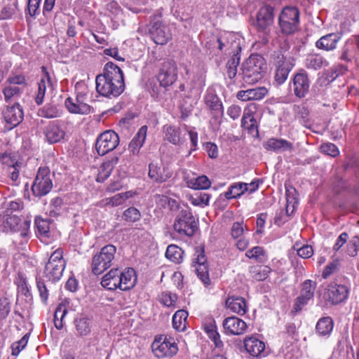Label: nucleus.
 I'll return each instance as SVG.
<instances>
[{
    "mask_svg": "<svg viewBox=\"0 0 359 359\" xmlns=\"http://www.w3.org/2000/svg\"><path fill=\"white\" fill-rule=\"evenodd\" d=\"M333 329V322L330 317L320 318L316 326L317 332L321 336L329 335Z\"/></svg>",
    "mask_w": 359,
    "mask_h": 359,
    "instance_id": "42",
    "label": "nucleus"
},
{
    "mask_svg": "<svg viewBox=\"0 0 359 359\" xmlns=\"http://www.w3.org/2000/svg\"><path fill=\"white\" fill-rule=\"evenodd\" d=\"M205 331L208 337L214 342L216 347H221L223 345L220 339V335L217 330V326L214 323H210L205 327Z\"/></svg>",
    "mask_w": 359,
    "mask_h": 359,
    "instance_id": "50",
    "label": "nucleus"
},
{
    "mask_svg": "<svg viewBox=\"0 0 359 359\" xmlns=\"http://www.w3.org/2000/svg\"><path fill=\"white\" fill-rule=\"evenodd\" d=\"M210 200V195L205 193H200L192 196L189 198L191 203L195 206H205L208 205Z\"/></svg>",
    "mask_w": 359,
    "mask_h": 359,
    "instance_id": "54",
    "label": "nucleus"
},
{
    "mask_svg": "<svg viewBox=\"0 0 359 359\" xmlns=\"http://www.w3.org/2000/svg\"><path fill=\"white\" fill-rule=\"evenodd\" d=\"M206 107L211 111L215 117L222 116L224 109L222 103L219 97L212 90L208 91L204 97Z\"/></svg>",
    "mask_w": 359,
    "mask_h": 359,
    "instance_id": "26",
    "label": "nucleus"
},
{
    "mask_svg": "<svg viewBox=\"0 0 359 359\" xmlns=\"http://www.w3.org/2000/svg\"><path fill=\"white\" fill-rule=\"evenodd\" d=\"M241 57L238 53L233 54L226 64V74L230 79H233L237 75V67L240 64Z\"/></svg>",
    "mask_w": 359,
    "mask_h": 359,
    "instance_id": "47",
    "label": "nucleus"
},
{
    "mask_svg": "<svg viewBox=\"0 0 359 359\" xmlns=\"http://www.w3.org/2000/svg\"><path fill=\"white\" fill-rule=\"evenodd\" d=\"M294 95L299 97H304L308 93L310 87V81L307 73L302 69L297 73L292 79Z\"/></svg>",
    "mask_w": 359,
    "mask_h": 359,
    "instance_id": "21",
    "label": "nucleus"
},
{
    "mask_svg": "<svg viewBox=\"0 0 359 359\" xmlns=\"http://www.w3.org/2000/svg\"><path fill=\"white\" fill-rule=\"evenodd\" d=\"M174 230L181 236L191 237L198 229V222L188 208L179 211L173 224Z\"/></svg>",
    "mask_w": 359,
    "mask_h": 359,
    "instance_id": "4",
    "label": "nucleus"
},
{
    "mask_svg": "<svg viewBox=\"0 0 359 359\" xmlns=\"http://www.w3.org/2000/svg\"><path fill=\"white\" fill-rule=\"evenodd\" d=\"M348 288L344 285L330 284L325 295L332 304H338L348 298Z\"/></svg>",
    "mask_w": 359,
    "mask_h": 359,
    "instance_id": "18",
    "label": "nucleus"
},
{
    "mask_svg": "<svg viewBox=\"0 0 359 359\" xmlns=\"http://www.w3.org/2000/svg\"><path fill=\"white\" fill-rule=\"evenodd\" d=\"M85 95L79 94L75 98L67 97L65 104L67 110L72 114H88L91 107L85 102Z\"/></svg>",
    "mask_w": 359,
    "mask_h": 359,
    "instance_id": "19",
    "label": "nucleus"
},
{
    "mask_svg": "<svg viewBox=\"0 0 359 359\" xmlns=\"http://www.w3.org/2000/svg\"><path fill=\"white\" fill-rule=\"evenodd\" d=\"M341 36L337 33L328 34L320 38L316 43L318 48L325 50H332L336 48L337 42Z\"/></svg>",
    "mask_w": 359,
    "mask_h": 359,
    "instance_id": "35",
    "label": "nucleus"
},
{
    "mask_svg": "<svg viewBox=\"0 0 359 359\" xmlns=\"http://www.w3.org/2000/svg\"><path fill=\"white\" fill-rule=\"evenodd\" d=\"M245 229L248 230L247 226H244L243 222H234L231 229V235L234 239L240 238L243 235Z\"/></svg>",
    "mask_w": 359,
    "mask_h": 359,
    "instance_id": "57",
    "label": "nucleus"
},
{
    "mask_svg": "<svg viewBox=\"0 0 359 359\" xmlns=\"http://www.w3.org/2000/svg\"><path fill=\"white\" fill-rule=\"evenodd\" d=\"M5 223L6 226L13 231H19L22 228H23V231L21 232L20 236L22 237L27 236L25 231H27L29 226V222L25 220L22 221L17 215L7 213L5 219Z\"/></svg>",
    "mask_w": 359,
    "mask_h": 359,
    "instance_id": "30",
    "label": "nucleus"
},
{
    "mask_svg": "<svg viewBox=\"0 0 359 359\" xmlns=\"http://www.w3.org/2000/svg\"><path fill=\"white\" fill-rule=\"evenodd\" d=\"M256 110L255 104H249L248 107L244 109L243 115L241 119V126L245 129L248 133L252 136H257L258 123L253 115L254 111Z\"/></svg>",
    "mask_w": 359,
    "mask_h": 359,
    "instance_id": "20",
    "label": "nucleus"
},
{
    "mask_svg": "<svg viewBox=\"0 0 359 359\" xmlns=\"http://www.w3.org/2000/svg\"><path fill=\"white\" fill-rule=\"evenodd\" d=\"M328 62L322 56L319 55H312L305 60V67L308 69L317 70L323 66H327Z\"/></svg>",
    "mask_w": 359,
    "mask_h": 359,
    "instance_id": "44",
    "label": "nucleus"
},
{
    "mask_svg": "<svg viewBox=\"0 0 359 359\" xmlns=\"http://www.w3.org/2000/svg\"><path fill=\"white\" fill-rule=\"evenodd\" d=\"M18 9V2L15 1L13 4H8L1 11V15L3 18L8 19L11 18Z\"/></svg>",
    "mask_w": 359,
    "mask_h": 359,
    "instance_id": "61",
    "label": "nucleus"
},
{
    "mask_svg": "<svg viewBox=\"0 0 359 359\" xmlns=\"http://www.w3.org/2000/svg\"><path fill=\"white\" fill-rule=\"evenodd\" d=\"M116 248L113 245L104 246L99 253L94 255L92 259V272L100 275L111 266L114 259Z\"/></svg>",
    "mask_w": 359,
    "mask_h": 359,
    "instance_id": "5",
    "label": "nucleus"
},
{
    "mask_svg": "<svg viewBox=\"0 0 359 359\" xmlns=\"http://www.w3.org/2000/svg\"><path fill=\"white\" fill-rule=\"evenodd\" d=\"M118 162V157L114 156L110 160L104 161L100 165L98 170V173L96 177V181L98 182H103L111 175L115 165Z\"/></svg>",
    "mask_w": 359,
    "mask_h": 359,
    "instance_id": "36",
    "label": "nucleus"
},
{
    "mask_svg": "<svg viewBox=\"0 0 359 359\" xmlns=\"http://www.w3.org/2000/svg\"><path fill=\"white\" fill-rule=\"evenodd\" d=\"M121 276H119L120 290H128L133 288L137 282V276L135 271L133 268L126 269L124 271H121Z\"/></svg>",
    "mask_w": 359,
    "mask_h": 359,
    "instance_id": "32",
    "label": "nucleus"
},
{
    "mask_svg": "<svg viewBox=\"0 0 359 359\" xmlns=\"http://www.w3.org/2000/svg\"><path fill=\"white\" fill-rule=\"evenodd\" d=\"M35 225L39 233L46 235L49 232L50 222L48 219H44L41 217H36L35 219Z\"/></svg>",
    "mask_w": 359,
    "mask_h": 359,
    "instance_id": "56",
    "label": "nucleus"
},
{
    "mask_svg": "<svg viewBox=\"0 0 359 359\" xmlns=\"http://www.w3.org/2000/svg\"><path fill=\"white\" fill-rule=\"evenodd\" d=\"M67 313V309L63 304H59L54 313V325L57 330L63 327V318Z\"/></svg>",
    "mask_w": 359,
    "mask_h": 359,
    "instance_id": "52",
    "label": "nucleus"
},
{
    "mask_svg": "<svg viewBox=\"0 0 359 359\" xmlns=\"http://www.w3.org/2000/svg\"><path fill=\"white\" fill-rule=\"evenodd\" d=\"M148 175L154 182L161 184L172 177V172L168 166L162 163L152 162L149 165Z\"/></svg>",
    "mask_w": 359,
    "mask_h": 359,
    "instance_id": "16",
    "label": "nucleus"
},
{
    "mask_svg": "<svg viewBox=\"0 0 359 359\" xmlns=\"http://www.w3.org/2000/svg\"><path fill=\"white\" fill-rule=\"evenodd\" d=\"M119 144V137L113 130H107L97 138L95 149L100 156H104L115 149Z\"/></svg>",
    "mask_w": 359,
    "mask_h": 359,
    "instance_id": "12",
    "label": "nucleus"
},
{
    "mask_svg": "<svg viewBox=\"0 0 359 359\" xmlns=\"http://www.w3.org/2000/svg\"><path fill=\"white\" fill-rule=\"evenodd\" d=\"M135 193L132 191H126L124 193H119L111 198H106L104 202L105 205L111 207L118 206L122 205L127 199L133 197Z\"/></svg>",
    "mask_w": 359,
    "mask_h": 359,
    "instance_id": "40",
    "label": "nucleus"
},
{
    "mask_svg": "<svg viewBox=\"0 0 359 359\" xmlns=\"http://www.w3.org/2000/svg\"><path fill=\"white\" fill-rule=\"evenodd\" d=\"M226 305L232 312L243 316L248 310L245 299L241 297H229L226 300Z\"/></svg>",
    "mask_w": 359,
    "mask_h": 359,
    "instance_id": "31",
    "label": "nucleus"
},
{
    "mask_svg": "<svg viewBox=\"0 0 359 359\" xmlns=\"http://www.w3.org/2000/svg\"><path fill=\"white\" fill-rule=\"evenodd\" d=\"M22 93V89L16 86L8 85L3 89L4 100L6 102L18 99L20 97Z\"/></svg>",
    "mask_w": 359,
    "mask_h": 359,
    "instance_id": "48",
    "label": "nucleus"
},
{
    "mask_svg": "<svg viewBox=\"0 0 359 359\" xmlns=\"http://www.w3.org/2000/svg\"><path fill=\"white\" fill-rule=\"evenodd\" d=\"M141 217L140 212L134 207L126 209L123 214V218L129 222H135L138 221Z\"/></svg>",
    "mask_w": 359,
    "mask_h": 359,
    "instance_id": "55",
    "label": "nucleus"
},
{
    "mask_svg": "<svg viewBox=\"0 0 359 359\" xmlns=\"http://www.w3.org/2000/svg\"><path fill=\"white\" fill-rule=\"evenodd\" d=\"M27 342L28 334H27L20 340L12 344V355H18L20 352L26 346Z\"/></svg>",
    "mask_w": 359,
    "mask_h": 359,
    "instance_id": "58",
    "label": "nucleus"
},
{
    "mask_svg": "<svg viewBox=\"0 0 359 359\" xmlns=\"http://www.w3.org/2000/svg\"><path fill=\"white\" fill-rule=\"evenodd\" d=\"M266 69L264 59L258 54H252L243 63L238 77L243 83L254 84L263 77Z\"/></svg>",
    "mask_w": 359,
    "mask_h": 359,
    "instance_id": "2",
    "label": "nucleus"
},
{
    "mask_svg": "<svg viewBox=\"0 0 359 359\" xmlns=\"http://www.w3.org/2000/svg\"><path fill=\"white\" fill-rule=\"evenodd\" d=\"M53 187L50 173L48 168H40L32 186L33 194L41 197L50 192Z\"/></svg>",
    "mask_w": 359,
    "mask_h": 359,
    "instance_id": "11",
    "label": "nucleus"
},
{
    "mask_svg": "<svg viewBox=\"0 0 359 359\" xmlns=\"http://www.w3.org/2000/svg\"><path fill=\"white\" fill-rule=\"evenodd\" d=\"M2 114L8 130H11L18 126L24 118L22 107L18 103L12 106H8L3 111Z\"/></svg>",
    "mask_w": 359,
    "mask_h": 359,
    "instance_id": "15",
    "label": "nucleus"
},
{
    "mask_svg": "<svg viewBox=\"0 0 359 359\" xmlns=\"http://www.w3.org/2000/svg\"><path fill=\"white\" fill-rule=\"evenodd\" d=\"M267 93L268 90L265 87H259L245 90H239L236 94V97L243 102L259 100L264 98Z\"/></svg>",
    "mask_w": 359,
    "mask_h": 359,
    "instance_id": "27",
    "label": "nucleus"
},
{
    "mask_svg": "<svg viewBox=\"0 0 359 359\" xmlns=\"http://www.w3.org/2000/svg\"><path fill=\"white\" fill-rule=\"evenodd\" d=\"M316 285V283L311 280H306L302 283L300 294L296 299L293 306L296 313L300 311L309 303V301L313 299Z\"/></svg>",
    "mask_w": 359,
    "mask_h": 359,
    "instance_id": "14",
    "label": "nucleus"
},
{
    "mask_svg": "<svg viewBox=\"0 0 359 359\" xmlns=\"http://www.w3.org/2000/svg\"><path fill=\"white\" fill-rule=\"evenodd\" d=\"M163 133H165V140L170 143L175 145H180L182 143L179 128L171 125H165L163 126Z\"/></svg>",
    "mask_w": 359,
    "mask_h": 359,
    "instance_id": "38",
    "label": "nucleus"
},
{
    "mask_svg": "<svg viewBox=\"0 0 359 359\" xmlns=\"http://www.w3.org/2000/svg\"><path fill=\"white\" fill-rule=\"evenodd\" d=\"M276 66L274 81L277 85L283 84L287 79L290 72L294 66L292 57L276 52L273 55Z\"/></svg>",
    "mask_w": 359,
    "mask_h": 359,
    "instance_id": "6",
    "label": "nucleus"
},
{
    "mask_svg": "<svg viewBox=\"0 0 359 359\" xmlns=\"http://www.w3.org/2000/svg\"><path fill=\"white\" fill-rule=\"evenodd\" d=\"M2 162L4 164H6L8 166V172L11 176V179L14 182H17L19 179L20 163L13 160L10 155L4 154L1 156Z\"/></svg>",
    "mask_w": 359,
    "mask_h": 359,
    "instance_id": "37",
    "label": "nucleus"
},
{
    "mask_svg": "<svg viewBox=\"0 0 359 359\" xmlns=\"http://www.w3.org/2000/svg\"><path fill=\"white\" fill-rule=\"evenodd\" d=\"M76 334L79 336L83 337L90 332V322L88 318H82L76 319L74 321Z\"/></svg>",
    "mask_w": 359,
    "mask_h": 359,
    "instance_id": "49",
    "label": "nucleus"
},
{
    "mask_svg": "<svg viewBox=\"0 0 359 359\" xmlns=\"http://www.w3.org/2000/svg\"><path fill=\"white\" fill-rule=\"evenodd\" d=\"M43 133L46 140L50 144H55L62 140L65 132L61 128L59 121L50 122L44 128Z\"/></svg>",
    "mask_w": 359,
    "mask_h": 359,
    "instance_id": "23",
    "label": "nucleus"
},
{
    "mask_svg": "<svg viewBox=\"0 0 359 359\" xmlns=\"http://www.w3.org/2000/svg\"><path fill=\"white\" fill-rule=\"evenodd\" d=\"M36 286L42 302L43 303H46L48 297V292L44 282L39 278H36Z\"/></svg>",
    "mask_w": 359,
    "mask_h": 359,
    "instance_id": "63",
    "label": "nucleus"
},
{
    "mask_svg": "<svg viewBox=\"0 0 359 359\" xmlns=\"http://www.w3.org/2000/svg\"><path fill=\"white\" fill-rule=\"evenodd\" d=\"M224 332L226 334L241 335L247 330L246 323L235 316L225 318L222 323Z\"/></svg>",
    "mask_w": 359,
    "mask_h": 359,
    "instance_id": "22",
    "label": "nucleus"
},
{
    "mask_svg": "<svg viewBox=\"0 0 359 359\" xmlns=\"http://www.w3.org/2000/svg\"><path fill=\"white\" fill-rule=\"evenodd\" d=\"M244 346L247 352L252 357L259 356L265 348L264 343L254 337L245 339Z\"/></svg>",
    "mask_w": 359,
    "mask_h": 359,
    "instance_id": "34",
    "label": "nucleus"
},
{
    "mask_svg": "<svg viewBox=\"0 0 359 359\" xmlns=\"http://www.w3.org/2000/svg\"><path fill=\"white\" fill-rule=\"evenodd\" d=\"M271 271V268L268 266L264 265L254 267L251 270L253 278L258 281L265 280L268 277Z\"/></svg>",
    "mask_w": 359,
    "mask_h": 359,
    "instance_id": "53",
    "label": "nucleus"
},
{
    "mask_svg": "<svg viewBox=\"0 0 359 359\" xmlns=\"http://www.w3.org/2000/svg\"><path fill=\"white\" fill-rule=\"evenodd\" d=\"M218 49L228 54H236L241 51V48L236 37L231 33H224L217 38Z\"/></svg>",
    "mask_w": 359,
    "mask_h": 359,
    "instance_id": "17",
    "label": "nucleus"
},
{
    "mask_svg": "<svg viewBox=\"0 0 359 359\" xmlns=\"http://www.w3.org/2000/svg\"><path fill=\"white\" fill-rule=\"evenodd\" d=\"M95 83L97 92L109 98L118 97L125 89L123 73L112 62H107L104 73L97 76Z\"/></svg>",
    "mask_w": 359,
    "mask_h": 359,
    "instance_id": "1",
    "label": "nucleus"
},
{
    "mask_svg": "<svg viewBox=\"0 0 359 359\" xmlns=\"http://www.w3.org/2000/svg\"><path fill=\"white\" fill-rule=\"evenodd\" d=\"M194 263L197 276L205 286L209 285L210 284V279L203 250L198 253Z\"/></svg>",
    "mask_w": 359,
    "mask_h": 359,
    "instance_id": "24",
    "label": "nucleus"
},
{
    "mask_svg": "<svg viewBox=\"0 0 359 359\" xmlns=\"http://www.w3.org/2000/svg\"><path fill=\"white\" fill-rule=\"evenodd\" d=\"M321 151L327 155L335 157L339 154V151L337 146L332 143H325L321 145Z\"/></svg>",
    "mask_w": 359,
    "mask_h": 359,
    "instance_id": "60",
    "label": "nucleus"
},
{
    "mask_svg": "<svg viewBox=\"0 0 359 359\" xmlns=\"http://www.w3.org/2000/svg\"><path fill=\"white\" fill-rule=\"evenodd\" d=\"M62 111L57 106L52 104H47L39 111L41 117L46 118H54L61 116Z\"/></svg>",
    "mask_w": 359,
    "mask_h": 359,
    "instance_id": "41",
    "label": "nucleus"
},
{
    "mask_svg": "<svg viewBox=\"0 0 359 359\" xmlns=\"http://www.w3.org/2000/svg\"><path fill=\"white\" fill-rule=\"evenodd\" d=\"M65 268V262L63 259L62 251L57 249L49 257L44 269L45 276L51 281L60 279Z\"/></svg>",
    "mask_w": 359,
    "mask_h": 359,
    "instance_id": "7",
    "label": "nucleus"
},
{
    "mask_svg": "<svg viewBox=\"0 0 359 359\" xmlns=\"http://www.w3.org/2000/svg\"><path fill=\"white\" fill-rule=\"evenodd\" d=\"M42 71L43 72V75L38 82V89L35 97V102L38 105L41 104L43 102L47 87L52 86L50 74L44 67H42Z\"/></svg>",
    "mask_w": 359,
    "mask_h": 359,
    "instance_id": "29",
    "label": "nucleus"
},
{
    "mask_svg": "<svg viewBox=\"0 0 359 359\" xmlns=\"http://www.w3.org/2000/svg\"><path fill=\"white\" fill-rule=\"evenodd\" d=\"M153 352L158 358L172 357L177 354L178 347L173 338L166 336L156 337L151 345Z\"/></svg>",
    "mask_w": 359,
    "mask_h": 359,
    "instance_id": "10",
    "label": "nucleus"
},
{
    "mask_svg": "<svg viewBox=\"0 0 359 359\" xmlns=\"http://www.w3.org/2000/svg\"><path fill=\"white\" fill-rule=\"evenodd\" d=\"M147 132V126H142L135 137L130 141L128 145V149L133 155H137L139 154L140 149L144 144L146 140Z\"/></svg>",
    "mask_w": 359,
    "mask_h": 359,
    "instance_id": "33",
    "label": "nucleus"
},
{
    "mask_svg": "<svg viewBox=\"0 0 359 359\" xmlns=\"http://www.w3.org/2000/svg\"><path fill=\"white\" fill-rule=\"evenodd\" d=\"M211 185L210 180L205 175L198 176L196 178L189 179L187 181V186L194 189H207Z\"/></svg>",
    "mask_w": 359,
    "mask_h": 359,
    "instance_id": "46",
    "label": "nucleus"
},
{
    "mask_svg": "<svg viewBox=\"0 0 359 359\" xmlns=\"http://www.w3.org/2000/svg\"><path fill=\"white\" fill-rule=\"evenodd\" d=\"M157 79L160 86L166 88L177 79V67L173 60H167L161 64Z\"/></svg>",
    "mask_w": 359,
    "mask_h": 359,
    "instance_id": "13",
    "label": "nucleus"
},
{
    "mask_svg": "<svg viewBox=\"0 0 359 359\" xmlns=\"http://www.w3.org/2000/svg\"><path fill=\"white\" fill-rule=\"evenodd\" d=\"M149 34L156 44L164 45L171 39L172 34L169 27L161 20V15H154L150 22Z\"/></svg>",
    "mask_w": 359,
    "mask_h": 359,
    "instance_id": "8",
    "label": "nucleus"
},
{
    "mask_svg": "<svg viewBox=\"0 0 359 359\" xmlns=\"http://www.w3.org/2000/svg\"><path fill=\"white\" fill-rule=\"evenodd\" d=\"M119 276H121V271L118 269H112L107 273L102 279L101 285L103 287L109 290H114L116 288L120 289Z\"/></svg>",
    "mask_w": 359,
    "mask_h": 359,
    "instance_id": "28",
    "label": "nucleus"
},
{
    "mask_svg": "<svg viewBox=\"0 0 359 359\" xmlns=\"http://www.w3.org/2000/svg\"><path fill=\"white\" fill-rule=\"evenodd\" d=\"M285 196L287 201L286 213L289 215V212L291 210V212H292L295 205L298 203L297 193L295 189L292 188L286 190Z\"/></svg>",
    "mask_w": 359,
    "mask_h": 359,
    "instance_id": "51",
    "label": "nucleus"
},
{
    "mask_svg": "<svg viewBox=\"0 0 359 359\" xmlns=\"http://www.w3.org/2000/svg\"><path fill=\"white\" fill-rule=\"evenodd\" d=\"M278 27L283 34L295 33L299 25V11L296 7L285 6L278 16Z\"/></svg>",
    "mask_w": 359,
    "mask_h": 359,
    "instance_id": "3",
    "label": "nucleus"
},
{
    "mask_svg": "<svg viewBox=\"0 0 359 359\" xmlns=\"http://www.w3.org/2000/svg\"><path fill=\"white\" fill-rule=\"evenodd\" d=\"M41 0H27V12L30 16H34L39 13Z\"/></svg>",
    "mask_w": 359,
    "mask_h": 359,
    "instance_id": "64",
    "label": "nucleus"
},
{
    "mask_svg": "<svg viewBox=\"0 0 359 359\" xmlns=\"http://www.w3.org/2000/svg\"><path fill=\"white\" fill-rule=\"evenodd\" d=\"M264 255V249L262 247L256 246L245 252V256L250 259H255L261 262L262 257Z\"/></svg>",
    "mask_w": 359,
    "mask_h": 359,
    "instance_id": "59",
    "label": "nucleus"
},
{
    "mask_svg": "<svg viewBox=\"0 0 359 359\" xmlns=\"http://www.w3.org/2000/svg\"><path fill=\"white\" fill-rule=\"evenodd\" d=\"M188 312L185 310L177 311L172 316V327L177 331H184L186 328V323Z\"/></svg>",
    "mask_w": 359,
    "mask_h": 359,
    "instance_id": "39",
    "label": "nucleus"
},
{
    "mask_svg": "<svg viewBox=\"0 0 359 359\" xmlns=\"http://www.w3.org/2000/svg\"><path fill=\"white\" fill-rule=\"evenodd\" d=\"M274 20V8L269 5L262 6L256 15L254 26L257 31L266 36L270 33Z\"/></svg>",
    "mask_w": 359,
    "mask_h": 359,
    "instance_id": "9",
    "label": "nucleus"
},
{
    "mask_svg": "<svg viewBox=\"0 0 359 359\" xmlns=\"http://www.w3.org/2000/svg\"><path fill=\"white\" fill-rule=\"evenodd\" d=\"M63 201L61 198L57 197L53 198L50 204V215L51 216H56L59 214V211L62 208Z\"/></svg>",
    "mask_w": 359,
    "mask_h": 359,
    "instance_id": "62",
    "label": "nucleus"
},
{
    "mask_svg": "<svg viewBox=\"0 0 359 359\" xmlns=\"http://www.w3.org/2000/svg\"><path fill=\"white\" fill-rule=\"evenodd\" d=\"M263 146L265 149L276 153L292 151L294 149L293 144L284 139L270 138Z\"/></svg>",
    "mask_w": 359,
    "mask_h": 359,
    "instance_id": "25",
    "label": "nucleus"
},
{
    "mask_svg": "<svg viewBox=\"0 0 359 359\" xmlns=\"http://www.w3.org/2000/svg\"><path fill=\"white\" fill-rule=\"evenodd\" d=\"M246 183L238 182L231 184L228 191L224 193V196L227 199L236 198L246 192Z\"/></svg>",
    "mask_w": 359,
    "mask_h": 359,
    "instance_id": "43",
    "label": "nucleus"
},
{
    "mask_svg": "<svg viewBox=\"0 0 359 359\" xmlns=\"http://www.w3.org/2000/svg\"><path fill=\"white\" fill-rule=\"evenodd\" d=\"M184 252L176 245H170L167 248L165 257L170 261L180 264L182 262Z\"/></svg>",
    "mask_w": 359,
    "mask_h": 359,
    "instance_id": "45",
    "label": "nucleus"
}]
</instances>
